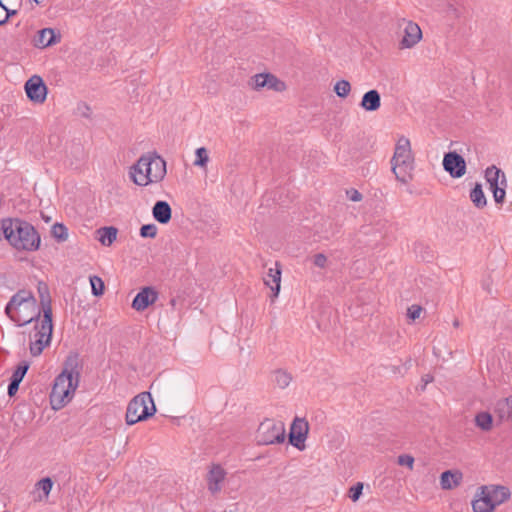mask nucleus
I'll return each instance as SVG.
<instances>
[{"label":"nucleus","instance_id":"1","mask_svg":"<svg viewBox=\"0 0 512 512\" xmlns=\"http://www.w3.org/2000/svg\"><path fill=\"white\" fill-rule=\"evenodd\" d=\"M79 378L77 358L69 357L51 389L49 400L53 410H60L72 401L79 386Z\"/></svg>","mask_w":512,"mask_h":512},{"label":"nucleus","instance_id":"2","mask_svg":"<svg viewBox=\"0 0 512 512\" xmlns=\"http://www.w3.org/2000/svg\"><path fill=\"white\" fill-rule=\"evenodd\" d=\"M166 174V161L156 152L141 155L129 171L131 181L141 187L162 182Z\"/></svg>","mask_w":512,"mask_h":512},{"label":"nucleus","instance_id":"3","mask_svg":"<svg viewBox=\"0 0 512 512\" xmlns=\"http://www.w3.org/2000/svg\"><path fill=\"white\" fill-rule=\"evenodd\" d=\"M7 241L17 250L34 251L39 248L40 237L32 225L19 219H4L0 223Z\"/></svg>","mask_w":512,"mask_h":512},{"label":"nucleus","instance_id":"4","mask_svg":"<svg viewBox=\"0 0 512 512\" xmlns=\"http://www.w3.org/2000/svg\"><path fill=\"white\" fill-rule=\"evenodd\" d=\"M5 313L18 326H24L38 318L41 310L32 292L23 289L11 297Z\"/></svg>","mask_w":512,"mask_h":512},{"label":"nucleus","instance_id":"5","mask_svg":"<svg viewBox=\"0 0 512 512\" xmlns=\"http://www.w3.org/2000/svg\"><path fill=\"white\" fill-rule=\"evenodd\" d=\"M390 166L395 179L401 184L406 185L413 180L415 157L411 148V142L407 137L400 136L397 139L393 155L390 159Z\"/></svg>","mask_w":512,"mask_h":512},{"label":"nucleus","instance_id":"6","mask_svg":"<svg viewBox=\"0 0 512 512\" xmlns=\"http://www.w3.org/2000/svg\"><path fill=\"white\" fill-rule=\"evenodd\" d=\"M510 496L511 492L506 486H481L472 501V509L474 512H493L496 507L506 502Z\"/></svg>","mask_w":512,"mask_h":512},{"label":"nucleus","instance_id":"7","mask_svg":"<svg viewBox=\"0 0 512 512\" xmlns=\"http://www.w3.org/2000/svg\"><path fill=\"white\" fill-rule=\"evenodd\" d=\"M156 407L149 392L136 395L128 404L125 420L128 425H134L153 416Z\"/></svg>","mask_w":512,"mask_h":512},{"label":"nucleus","instance_id":"8","mask_svg":"<svg viewBox=\"0 0 512 512\" xmlns=\"http://www.w3.org/2000/svg\"><path fill=\"white\" fill-rule=\"evenodd\" d=\"M285 432L283 422L265 419L260 423L255 438L259 445L279 444L284 442Z\"/></svg>","mask_w":512,"mask_h":512},{"label":"nucleus","instance_id":"9","mask_svg":"<svg viewBox=\"0 0 512 512\" xmlns=\"http://www.w3.org/2000/svg\"><path fill=\"white\" fill-rule=\"evenodd\" d=\"M484 177L489 185V189L493 194V199L497 205H502L506 198V188L508 181L504 171L495 165L486 168Z\"/></svg>","mask_w":512,"mask_h":512},{"label":"nucleus","instance_id":"10","mask_svg":"<svg viewBox=\"0 0 512 512\" xmlns=\"http://www.w3.org/2000/svg\"><path fill=\"white\" fill-rule=\"evenodd\" d=\"M52 329V319H42L40 325L35 326V331L30 336V352L33 356H39L50 344Z\"/></svg>","mask_w":512,"mask_h":512},{"label":"nucleus","instance_id":"11","mask_svg":"<svg viewBox=\"0 0 512 512\" xmlns=\"http://www.w3.org/2000/svg\"><path fill=\"white\" fill-rule=\"evenodd\" d=\"M248 85L255 91L266 89L282 92L286 89L285 83L270 73L255 74L250 78Z\"/></svg>","mask_w":512,"mask_h":512},{"label":"nucleus","instance_id":"12","mask_svg":"<svg viewBox=\"0 0 512 512\" xmlns=\"http://www.w3.org/2000/svg\"><path fill=\"white\" fill-rule=\"evenodd\" d=\"M309 431V424L303 418H296L290 427L289 441L291 445L302 451Z\"/></svg>","mask_w":512,"mask_h":512},{"label":"nucleus","instance_id":"13","mask_svg":"<svg viewBox=\"0 0 512 512\" xmlns=\"http://www.w3.org/2000/svg\"><path fill=\"white\" fill-rule=\"evenodd\" d=\"M443 168L452 178H461L466 174L465 159L456 152H448L443 157Z\"/></svg>","mask_w":512,"mask_h":512},{"label":"nucleus","instance_id":"14","mask_svg":"<svg viewBox=\"0 0 512 512\" xmlns=\"http://www.w3.org/2000/svg\"><path fill=\"white\" fill-rule=\"evenodd\" d=\"M27 97L34 103H43L47 96V88L40 76L34 75L25 83Z\"/></svg>","mask_w":512,"mask_h":512},{"label":"nucleus","instance_id":"15","mask_svg":"<svg viewBox=\"0 0 512 512\" xmlns=\"http://www.w3.org/2000/svg\"><path fill=\"white\" fill-rule=\"evenodd\" d=\"M158 299V292L153 287L142 288L132 301V308L138 312L144 311Z\"/></svg>","mask_w":512,"mask_h":512},{"label":"nucleus","instance_id":"16","mask_svg":"<svg viewBox=\"0 0 512 512\" xmlns=\"http://www.w3.org/2000/svg\"><path fill=\"white\" fill-rule=\"evenodd\" d=\"M404 35L399 42V47L402 49L414 47L422 38V31L418 24L412 21L403 20Z\"/></svg>","mask_w":512,"mask_h":512},{"label":"nucleus","instance_id":"17","mask_svg":"<svg viewBox=\"0 0 512 512\" xmlns=\"http://www.w3.org/2000/svg\"><path fill=\"white\" fill-rule=\"evenodd\" d=\"M226 477V471L218 464L210 466L206 476L207 488L212 493H218L223 487V483Z\"/></svg>","mask_w":512,"mask_h":512},{"label":"nucleus","instance_id":"18","mask_svg":"<svg viewBox=\"0 0 512 512\" xmlns=\"http://www.w3.org/2000/svg\"><path fill=\"white\" fill-rule=\"evenodd\" d=\"M264 284L271 288L273 298H277L281 287V266L275 262L274 267H270L264 277Z\"/></svg>","mask_w":512,"mask_h":512},{"label":"nucleus","instance_id":"19","mask_svg":"<svg viewBox=\"0 0 512 512\" xmlns=\"http://www.w3.org/2000/svg\"><path fill=\"white\" fill-rule=\"evenodd\" d=\"M59 38L60 35L57 36L53 29L44 28L37 32L33 39V43L35 47L45 48L56 43Z\"/></svg>","mask_w":512,"mask_h":512},{"label":"nucleus","instance_id":"20","mask_svg":"<svg viewBox=\"0 0 512 512\" xmlns=\"http://www.w3.org/2000/svg\"><path fill=\"white\" fill-rule=\"evenodd\" d=\"M463 479V474L458 470H448L441 474L440 485L444 490H451L458 487Z\"/></svg>","mask_w":512,"mask_h":512},{"label":"nucleus","instance_id":"21","mask_svg":"<svg viewBox=\"0 0 512 512\" xmlns=\"http://www.w3.org/2000/svg\"><path fill=\"white\" fill-rule=\"evenodd\" d=\"M152 215L157 222L167 224L172 216L169 203L166 201H157L152 208Z\"/></svg>","mask_w":512,"mask_h":512},{"label":"nucleus","instance_id":"22","mask_svg":"<svg viewBox=\"0 0 512 512\" xmlns=\"http://www.w3.org/2000/svg\"><path fill=\"white\" fill-rule=\"evenodd\" d=\"M38 293L41 303V311L43 312L42 319H52V308H51V300L49 296V290L45 283L39 282L38 284Z\"/></svg>","mask_w":512,"mask_h":512},{"label":"nucleus","instance_id":"23","mask_svg":"<svg viewBox=\"0 0 512 512\" xmlns=\"http://www.w3.org/2000/svg\"><path fill=\"white\" fill-rule=\"evenodd\" d=\"M53 488V481L49 477L40 479L34 488L35 501H47L49 494Z\"/></svg>","mask_w":512,"mask_h":512},{"label":"nucleus","instance_id":"24","mask_svg":"<svg viewBox=\"0 0 512 512\" xmlns=\"http://www.w3.org/2000/svg\"><path fill=\"white\" fill-rule=\"evenodd\" d=\"M361 107L366 111H376L380 108L381 98L377 90L366 92L361 100Z\"/></svg>","mask_w":512,"mask_h":512},{"label":"nucleus","instance_id":"25","mask_svg":"<svg viewBox=\"0 0 512 512\" xmlns=\"http://www.w3.org/2000/svg\"><path fill=\"white\" fill-rule=\"evenodd\" d=\"M118 234L117 228L103 227L97 230V239L103 246H111L116 240Z\"/></svg>","mask_w":512,"mask_h":512},{"label":"nucleus","instance_id":"26","mask_svg":"<svg viewBox=\"0 0 512 512\" xmlns=\"http://www.w3.org/2000/svg\"><path fill=\"white\" fill-rule=\"evenodd\" d=\"M470 200L475 207L482 209L487 205V199L483 192L482 185L477 183L475 187L470 191Z\"/></svg>","mask_w":512,"mask_h":512},{"label":"nucleus","instance_id":"27","mask_svg":"<svg viewBox=\"0 0 512 512\" xmlns=\"http://www.w3.org/2000/svg\"><path fill=\"white\" fill-rule=\"evenodd\" d=\"M210 161L209 151L205 147H199L195 150V160L193 165L204 171L207 170Z\"/></svg>","mask_w":512,"mask_h":512},{"label":"nucleus","instance_id":"28","mask_svg":"<svg viewBox=\"0 0 512 512\" xmlns=\"http://www.w3.org/2000/svg\"><path fill=\"white\" fill-rule=\"evenodd\" d=\"M475 425L483 430L490 431L493 427V417L488 412H479L475 416Z\"/></svg>","mask_w":512,"mask_h":512},{"label":"nucleus","instance_id":"29","mask_svg":"<svg viewBox=\"0 0 512 512\" xmlns=\"http://www.w3.org/2000/svg\"><path fill=\"white\" fill-rule=\"evenodd\" d=\"M496 411L501 418H512V396L500 400L496 405Z\"/></svg>","mask_w":512,"mask_h":512},{"label":"nucleus","instance_id":"30","mask_svg":"<svg viewBox=\"0 0 512 512\" xmlns=\"http://www.w3.org/2000/svg\"><path fill=\"white\" fill-rule=\"evenodd\" d=\"M351 91V85L347 80H339L334 85V92L338 97L346 98Z\"/></svg>","mask_w":512,"mask_h":512},{"label":"nucleus","instance_id":"31","mask_svg":"<svg viewBox=\"0 0 512 512\" xmlns=\"http://www.w3.org/2000/svg\"><path fill=\"white\" fill-rule=\"evenodd\" d=\"M291 380L292 377L288 372L284 370H278L275 372V382L280 388L284 389L288 387Z\"/></svg>","mask_w":512,"mask_h":512},{"label":"nucleus","instance_id":"32","mask_svg":"<svg viewBox=\"0 0 512 512\" xmlns=\"http://www.w3.org/2000/svg\"><path fill=\"white\" fill-rule=\"evenodd\" d=\"M89 280L91 284L92 294L94 296L103 295L105 288L103 280L98 276H91Z\"/></svg>","mask_w":512,"mask_h":512},{"label":"nucleus","instance_id":"33","mask_svg":"<svg viewBox=\"0 0 512 512\" xmlns=\"http://www.w3.org/2000/svg\"><path fill=\"white\" fill-rule=\"evenodd\" d=\"M52 234L56 239L60 241H64L68 237L67 228L62 224H55L52 227Z\"/></svg>","mask_w":512,"mask_h":512},{"label":"nucleus","instance_id":"34","mask_svg":"<svg viewBox=\"0 0 512 512\" xmlns=\"http://www.w3.org/2000/svg\"><path fill=\"white\" fill-rule=\"evenodd\" d=\"M140 235L143 238H155L157 235V226L155 224H146L140 228Z\"/></svg>","mask_w":512,"mask_h":512},{"label":"nucleus","instance_id":"35","mask_svg":"<svg viewBox=\"0 0 512 512\" xmlns=\"http://www.w3.org/2000/svg\"><path fill=\"white\" fill-rule=\"evenodd\" d=\"M28 370L27 364H20L12 374L11 381L21 383Z\"/></svg>","mask_w":512,"mask_h":512},{"label":"nucleus","instance_id":"36","mask_svg":"<svg viewBox=\"0 0 512 512\" xmlns=\"http://www.w3.org/2000/svg\"><path fill=\"white\" fill-rule=\"evenodd\" d=\"M362 490H363V483H361V482L356 483L349 490V498L353 502L358 501L360 496L362 495Z\"/></svg>","mask_w":512,"mask_h":512},{"label":"nucleus","instance_id":"37","mask_svg":"<svg viewBox=\"0 0 512 512\" xmlns=\"http://www.w3.org/2000/svg\"><path fill=\"white\" fill-rule=\"evenodd\" d=\"M311 260H312L313 264L318 268L324 269L327 267L328 258L322 253L315 254L311 258Z\"/></svg>","mask_w":512,"mask_h":512},{"label":"nucleus","instance_id":"38","mask_svg":"<svg viewBox=\"0 0 512 512\" xmlns=\"http://www.w3.org/2000/svg\"><path fill=\"white\" fill-rule=\"evenodd\" d=\"M397 462H398L399 465L406 466L410 470H412L413 467H414V458L411 455H408V454L400 455L398 457Z\"/></svg>","mask_w":512,"mask_h":512},{"label":"nucleus","instance_id":"39","mask_svg":"<svg viewBox=\"0 0 512 512\" xmlns=\"http://www.w3.org/2000/svg\"><path fill=\"white\" fill-rule=\"evenodd\" d=\"M422 308L419 305H412L407 310V316L410 320L414 321L421 316Z\"/></svg>","mask_w":512,"mask_h":512},{"label":"nucleus","instance_id":"40","mask_svg":"<svg viewBox=\"0 0 512 512\" xmlns=\"http://www.w3.org/2000/svg\"><path fill=\"white\" fill-rule=\"evenodd\" d=\"M78 111L80 112L81 115H83L85 117H89L91 114L90 107L88 105H86L85 103H82L78 106Z\"/></svg>","mask_w":512,"mask_h":512},{"label":"nucleus","instance_id":"41","mask_svg":"<svg viewBox=\"0 0 512 512\" xmlns=\"http://www.w3.org/2000/svg\"><path fill=\"white\" fill-rule=\"evenodd\" d=\"M347 194L351 201L358 202L362 199L361 193H359L357 190L348 191Z\"/></svg>","mask_w":512,"mask_h":512},{"label":"nucleus","instance_id":"42","mask_svg":"<svg viewBox=\"0 0 512 512\" xmlns=\"http://www.w3.org/2000/svg\"><path fill=\"white\" fill-rule=\"evenodd\" d=\"M19 384L18 382H13L11 381L9 386H8V395L9 396H14L16 394V392L18 391V388H19Z\"/></svg>","mask_w":512,"mask_h":512},{"label":"nucleus","instance_id":"43","mask_svg":"<svg viewBox=\"0 0 512 512\" xmlns=\"http://www.w3.org/2000/svg\"><path fill=\"white\" fill-rule=\"evenodd\" d=\"M422 380H423V382H424V386H425L426 384L430 383V382L433 380V378H432V376H430V375H428V374H427V375H425V376L422 378Z\"/></svg>","mask_w":512,"mask_h":512},{"label":"nucleus","instance_id":"44","mask_svg":"<svg viewBox=\"0 0 512 512\" xmlns=\"http://www.w3.org/2000/svg\"><path fill=\"white\" fill-rule=\"evenodd\" d=\"M9 12H10V16L15 15L17 13L16 10H9Z\"/></svg>","mask_w":512,"mask_h":512},{"label":"nucleus","instance_id":"45","mask_svg":"<svg viewBox=\"0 0 512 512\" xmlns=\"http://www.w3.org/2000/svg\"><path fill=\"white\" fill-rule=\"evenodd\" d=\"M36 4H41L44 0H33Z\"/></svg>","mask_w":512,"mask_h":512}]
</instances>
